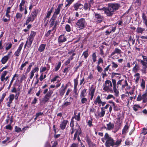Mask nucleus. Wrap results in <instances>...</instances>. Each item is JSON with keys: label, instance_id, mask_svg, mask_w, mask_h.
Listing matches in <instances>:
<instances>
[{"label": "nucleus", "instance_id": "nucleus-58", "mask_svg": "<svg viewBox=\"0 0 147 147\" xmlns=\"http://www.w3.org/2000/svg\"><path fill=\"white\" fill-rule=\"evenodd\" d=\"M112 66L113 68H116L118 67V65L114 62H113L112 63Z\"/></svg>", "mask_w": 147, "mask_h": 147}, {"label": "nucleus", "instance_id": "nucleus-2", "mask_svg": "<svg viewBox=\"0 0 147 147\" xmlns=\"http://www.w3.org/2000/svg\"><path fill=\"white\" fill-rule=\"evenodd\" d=\"M101 140L103 142H105V140H106L105 145L107 147H110V146H114L115 142H114L113 139L107 133L105 134L104 138H102Z\"/></svg>", "mask_w": 147, "mask_h": 147}, {"label": "nucleus", "instance_id": "nucleus-46", "mask_svg": "<svg viewBox=\"0 0 147 147\" xmlns=\"http://www.w3.org/2000/svg\"><path fill=\"white\" fill-rule=\"evenodd\" d=\"M129 127V126L127 124H126L123 129V133L126 132L128 129Z\"/></svg>", "mask_w": 147, "mask_h": 147}, {"label": "nucleus", "instance_id": "nucleus-25", "mask_svg": "<svg viewBox=\"0 0 147 147\" xmlns=\"http://www.w3.org/2000/svg\"><path fill=\"white\" fill-rule=\"evenodd\" d=\"M74 116L72 118V119H73L74 118L77 121H79L80 120V112L78 113H74Z\"/></svg>", "mask_w": 147, "mask_h": 147}, {"label": "nucleus", "instance_id": "nucleus-43", "mask_svg": "<svg viewBox=\"0 0 147 147\" xmlns=\"http://www.w3.org/2000/svg\"><path fill=\"white\" fill-rule=\"evenodd\" d=\"M140 86L143 89H144L145 87V82L144 80L142 79L140 84Z\"/></svg>", "mask_w": 147, "mask_h": 147}, {"label": "nucleus", "instance_id": "nucleus-63", "mask_svg": "<svg viewBox=\"0 0 147 147\" xmlns=\"http://www.w3.org/2000/svg\"><path fill=\"white\" fill-rule=\"evenodd\" d=\"M121 142V140H117L116 142L115 143L114 146H118L120 144Z\"/></svg>", "mask_w": 147, "mask_h": 147}, {"label": "nucleus", "instance_id": "nucleus-10", "mask_svg": "<svg viewBox=\"0 0 147 147\" xmlns=\"http://www.w3.org/2000/svg\"><path fill=\"white\" fill-rule=\"evenodd\" d=\"M7 119L6 120V122L7 124H8L9 122V120H10V124L6 125L5 126V128L7 129L11 130L12 129V127L11 126V124L13 122L12 116L10 117L9 115L7 116Z\"/></svg>", "mask_w": 147, "mask_h": 147}, {"label": "nucleus", "instance_id": "nucleus-52", "mask_svg": "<svg viewBox=\"0 0 147 147\" xmlns=\"http://www.w3.org/2000/svg\"><path fill=\"white\" fill-rule=\"evenodd\" d=\"M28 61H26L24 63H22L21 67H20V69L21 70H23V68L28 63Z\"/></svg>", "mask_w": 147, "mask_h": 147}, {"label": "nucleus", "instance_id": "nucleus-8", "mask_svg": "<svg viewBox=\"0 0 147 147\" xmlns=\"http://www.w3.org/2000/svg\"><path fill=\"white\" fill-rule=\"evenodd\" d=\"M94 20L95 22H101L103 19V16L100 15L94 12Z\"/></svg>", "mask_w": 147, "mask_h": 147}, {"label": "nucleus", "instance_id": "nucleus-30", "mask_svg": "<svg viewBox=\"0 0 147 147\" xmlns=\"http://www.w3.org/2000/svg\"><path fill=\"white\" fill-rule=\"evenodd\" d=\"M46 46L45 44H42L40 45L38 48V51L40 52L43 51L45 49Z\"/></svg>", "mask_w": 147, "mask_h": 147}, {"label": "nucleus", "instance_id": "nucleus-17", "mask_svg": "<svg viewBox=\"0 0 147 147\" xmlns=\"http://www.w3.org/2000/svg\"><path fill=\"white\" fill-rule=\"evenodd\" d=\"M107 127H105L104 128L107 130H110L113 128L114 124L110 122L107 124Z\"/></svg>", "mask_w": 147, "mask_h": 147}, {"label": "nucleus", "instance_id": "nucleus-54", "mask_svg": "<svg viewBox=\"0 0 147 147\" xmlns=\"http://www.w3.org/2000/svg\"><path fill=\"white\" fill-rule=\"evenodd\" d=\"M88 50H87L85 51H84L83 52L82 55L84 56V57L86 58L88 56Z\"/></svg>", "mask_w": 147, "mask_h": 147}, {"label": "nucleus", "instance_id": "nucleus-39", "mask_svg": "<svg viewBox=\"0 0 147 147\" xmlns=\"http://www.w3.org/2000/svg\"><path fill=\"white\" fill-rule=\"evenodd\" d=\"M101 111L98 115L100 117H103L105 114V111L104 110V108L103 107L101 108Z\"/></svg>", "mask_w": 147, "mask_h": 147}, {"label": "nucleus", "instance_id": "nucleus-11", "mask_svg": "<svg viewBox=\"0 0 147 147\" xmlns=\"http://www.w3.org/2000/svg\"><path fill=\"white\" fill-rule=\"evenodd\" d=\"M63 5V4L62 3L59 5L57 8L55 9V11L54 12L52 16L53 18H57V15L59 13L61 8Z\"/></svg>", "mask_w": 147, "mask_h": 147}, {"label": "nucleus", "instance_id": "nucleus-24", "mask_svg": "<svg viewBox=\"0 0 147 147\" xmlns=\"http://www.w3.org/2000/svg\"><path fill=\"white\" fill-rule=\"evenodd\" d=\"M9 59L8 56H4L2 58L1 60V63L3 64H5L8 61Z\"/></svg>", "mask_w": 147, "mask_h": 147}, {"label": "nucleus", "instance_id": "nucleus-6", "mask_svg": "<svg viewBox=\"0 0 147 147\" xmlns=\"http://www.w3.org/2000/svg\"><path fill=\"white\" fill-rule=\"evenodd\" d=\"M75 130H76L74 137V140H75L76 138L78 137V140H79V138L78 135H80L81 132V129L79 125L77 124L75 127Z\"/></svg>", "mask_w": 147, "mask_h": 147}, {"label": "nucleus", "instance_id": "nucleus-28", "mask_svg": "<svg viewBox=\"0 0 147 147\" xmlns=\"http://www.w3.org/2000/svg\"><path fill=\"white\" fill-rule=\"evenodd\" d=\"M49 99V98L45 96L41 101V103L43 104H45L46 102L48 101Z\"/></svg>", "mask_w": 147, "mask_h": 147}, {"label": "nucleus", "instance_id": "nucleus-13", "mask_svg": "<svg viewBox=\"0 0 147 147\" xmlns=\"http://www.w3.org/2000/svg\"><path fill=\"white\" fill-rule=\"evenodd\" d=\"M95 90V87L94 86L92 85L90 90V92H89V94H90L91 96V97L90 98L91 100L92 99L93 97Z\"/></svg>", "mask_w": 147, "mask_h": 147}, {"label": "nucleus", "instance_id": "nucleus-22", "mask_svg": "<svg viewBox=\"0 0 147 147\" xmlns=\"http://www.w3.org/2000/svg\"><path fill=\"white\" fill-rule=\"evenodd\" d=\"M66 38L64 35H61L58 38V42H63L66 41Z\"/></svg>", "mask_w": 147, "mask_h": 147}, {"label": "nucleus", "instance_id": "nucleus-57", "mask_svg": "<svg viewBox=\"0 0 147 147\" xmlns=\"http://www.w3.org/2000/svg\"><path fill=\"white\" fill-rule=\"evenodd\" d=\"M65 28L67 32H69L71 31V28L69 25L67 24Z\"/></svg>", "mask_w": 147, "mask_h": 147}, {"label": "nucleus", "instance_id": "nucleus-51", "mask_svg": "<svg viewBox=\"0 0 147 147\" xmlns=\"http://www.w3.org/2000/svg\"><path fill=\"white\" fill-rule=\"evenodd\" d=\"M34 62H32L30 63V64L29 65L28 67L27 68V71L28 72H29L30 71V69H31L32 66L34 64Z\"/></svg>", "mask_w": 147, "mask_h": 147}, {"label": "nucleus", "instance_id": "nucleus-31", "mask_svg": "<svg viewBox=\"0 0 147 147\" xmlns=\"http://www.w3.org/2000/svg\"><path fill=\"white\" fill-rule=\"evenodd\" d=\"M145 30V29L144 28H142L140 27H138L137 28L136 31L138 33L142 34Z\"/></svg>", "mask_w": 147, "mask_h": 147}, {"label": "nucleus", "instance_id": "nucleus-1", "mask_svg": "<svg viewBox=\"0 0 147 147\" xmlns=\"http://www.w3.org/2000/svg\"><path fill=\"white\" fill-rule=\"evenodd\" d=\"M120 5L117 3H110L108 4L107 8H105L104 13L107 16H112L114 13L118 10Z\"/></svg>", "mask_w": 147, "mask_h": 147}, {"label": "nucleus", "instance_id": "nucleus-33", "mask_svg": "<svg viewBox=\"0 0 147 147\" xmlns=\"http://www.w3.org/2000/svg\"><path fill=\"white\" fill-rule=\"evenodd\" d=\"M113 91L115 93V95L116 96H117L119 93V89H117V88L116 85L113 86Z\"/></svg>", "mask_w": 147, "mask_h": 147}, {"label": "nucleus", "instance_id": "nucleus-23", "mask_svg": "<svg viewBox=\"0 0 147 147\" xmlns=\"http://www.w3.org/2000/svg\"><path fill=\"white\" fill-rule=\"evenodd\" d=\"M140 67L138 64H136L132 69V71L133 72L136 73L140 69Z\"/></svg>", "mask_w": 147, "mask_h": 147}, {"label": "nucleus", "instance_id": "nucleus-3", "mask_svg": "<svg viewBox=\"0 0 147 147\" xmlns=\"http://www.w3.org/2000/svg\"><path fill=\"white\" fill-rule=\"evenodd\" d=\"M86 25L85 19L82 18L78 20L76 23V26L79 30H82L84 28Z\"/></svg>", "mask_w": 147, "mask_h": 147}, {"label": "nucleus", "instance_id": "nucleus-56", "mask_svg": "<svg viewBox=\"0 0 147 147\" xmlns=\"http://www.w3.org/2000/svg\"><path fill=\"white\" fill-rule=\"evenodd\" d=\"M140 107L139 105H135L133 107V108L134 110L135 111H136L138 110V109Z\"/></svg>", "mask_w": 147, "mask_h": 147}, {"label": "nucleus", "instance_id": "nucleus-21", "mask_svg": "<svg viewBox=\"0 0 147 147\" xmlns=\"http://www.w3.org/2000/svg\"><path fill=\"white\" fill-rule=\"evenodd\" d=\"M8 71H3L1 76L0 79L2 82H3L5 80L4 77L8 73Z\"/></svg>", "mask_w": 147, "mask_h": 147}, {"label": "nucleus", "instance_id": "nucleus-36", "mask_svg": "<svg viewBox=\"0 0 147 147\" xmlns=\"http://www.w3.org/2000/svg\"><path fill=\"white\" fill-rule=\"evenodd\" d=\"M5 44L6 45L5 50L7 51L11 49L12 47V44L10 42L5 43Z\"/></svg>", "mask_w": 147, "mask_h": 147}, {"label": "nucleus", "instance_id": "nucleus-34", "mask_svg": "<svg viewBox=\"0 0 147 147\" xmlns=\"http://www.w3.org/2000/svg\"><path fill=\"white\" fill-rule=\"evenodd\" d=\"M71 104V103L69 102H64L62 105H61V107L63 108H65L67 106L70 105Z\"/></svg>", "mask_w": 147, "mask_h": 147}, {"label": "nucleus", "instance_id": "nucleus-37", "mask_svg": "<svg viewBox=\"0 0 147 147\" xmlns=\"http://www.w3.org/2000/svg\"><path fill=\"white\" fill-rule=\"evenodd\" d=\"M86 89H84L83 90L80 94V97H84L85 96H86Z\"/></svg>", "mask_w": 147, "mask_h": 147}, {"label": "nucleus", "instance_id": "nucleus-4", "mask_svg": "<svg viewBox=\"0 0 147 147\" xmlns=\"http://www.w3.org/2000/svg\"><path fill=\"white\" fill-rule=\"evenodd\" d=\"M112 85L111 81L107 80L103 84V90L105 91H112Z\"/></svg>", "mask_w": 147, "mask_h": 147}, {"label": "nucleus", "instance_id": "nucleus-47", "mask_svg": "<svg viewBox=\"0 0 147 147\" xmlns=\"http://www.w3.org/2000/svg\"><path fill=\"white\" fill-rule=\"evenodd\" d=\"M73 59V56H71L69 58L67 61H66L65 62V65H67L69 64L70 63V61L71 60H72Z\"/></svg>", "mask_w": 147, "mask_h": 147}, {"label": "nucleus", "instance_id": "nucleus-19", "mask_svg": "<svg viewBox=\"0 0 147 147\" xmlns=\"http://www.w3.org/2000/svg\"><path fill=\"white\" fill-rule=\"evenodd\" d=\"M68 122L67 120H63L60 125V128L61 129H64L65 128L66 125Z\"/></svg>", "mask_w": 147, "mask_h": 147}, {"label": "nucleus", "instance_id": "nucleus-14", "mask_svg": "<svg viewBox=\"0 0 147 147\" xmlns=\"http://www.w3.org/2000/svg\"><path fill=\"white\" fill-rule=\"evenodd\" d=\"M74 9L77 11L78 9H81L83 7V5L81 3H77L74 5Z\"/></svg>", "mask_w": 147, "mask_h": 147}, {"label": "nucleus", "instance_id": "nucleus-60", "mask_svg": "<svg viewBox=\"0 0 147 147\" xmlns=\"http://www.w3.org/2000/svg\"><path fill=\"white\" fill-rule=\"evenodd\" d=\"M96 55L95 53H93L92 55V58L94 62L96 61Z\"/></svg>", "mask_w": 147, "mask_h": 147}, {"label": "nucleus", "instance_id": "nucleus-55", "mask_svg": "<svg viewBox=\"0 0 147 147\" xmlns=\"http://www.w3.org/2000/svg\"><path fill=\"white\" fill-rule=\"evenodd\" d=\"M61 62H59L57 65L55 67V71H57L59 69L61 65Z\"/></svg>", "mask_w": 147, "mask_h": 147}, {"label": "nucleus", "instance_id": "nucleus-20", "mask_svg": "<svg viewBox=\"0 0 147 147\" xmlns=\"http://www.w3.org/2000/svg\"><path fill=\"white\" fill-rule=\"evenodd\" d=\"M101 102L102 101L100 99V96H98L94 101V103L96 105H99V106H100Z\"/></svg>", "mask_w": 147, "mask_h": 147}, {"label": "nucleus", "instance_id": "nucleus-45", "mask_svg": "<svg viewBox=\"0 0 147 147\" xmlns=\"http://www.w3.org/2000/svg\"><path fill=\"white\" fill-rule=\"evenodd\" d=\"M22 16V14L18 13L16 14V17L17 19H21Z\"/></svg>", "mask_w": 147, "mask_h": 147}, {"label": "nucleus", "instance_id": "nucleus-48", "mask_svg": "<svg viewBox=\"0 0 147 147\" xmlns=\"http://www.w3.org/2000/svg\"><path fill=\"white\" fill-rule=\"evenodd\" d=\"M33 17L34 19L37 16V13L36 10H34L31 13V15H30Z\"/></svg>", "mask_w": 147, "mask_h": 147}, {"label": "nucleus", "instance_id": "nucleus-41", "mask_svg": "<svg viewBox=\"0 0 147 147\" xmlns=\"http://www.w3.org/2000/svg\"><path fill=\"white\" fill-rule=\"evenodd\" d=\"M81 98V102L82 104L86 103L88 101L87 99L84 97H80Z\"/></svg>", "mask_w": 147, "mask_h": 147}, {"label": "nucleus", "instance_id": "nucleus-62", "mask_svg": "<svg viewBox=\"0 0 147 147\" xmlns=\"http://www.w3.org/2000/svg\"><path fill=\"white\" fill-rule=\"evenodd\" d=\"M14 95L13 94H11L9 96V101L12 102V101L14 99Z\"/></svg>", "mask_w": 147, "mask_h": 147}, {"label": "nucleus", "instance_id": "nucleus-18", "mask_svg": "<svg viewBox=\"0 0 147 147\" xmlns=\"http://www.w3.org/2000/svg\"><path fill=\"white\" fill-rule=\"evenodd\" d=\"M122 82V86L121 87V89L122 90H123L126 86H128V84L126 80H121Z\"/></svg>", "mask_w": 147, "mask_h": 147}, {"label": "nucleus", "instance_id": "nucleus-50", "mask_svg": "<svg viewBox=\"0 0 147 147\" xmlns=\"http://www.w3.org/2000/svg\"><path fill=\"white\" fill-rule=\"evenodd\" d=\"M46 74L43 75V74L42 73L39 79L41 81H42L43 80L46 78Z\"/></svg>", "mask_w": 147, "mask_h": 147}, {"label": "nucleus", "instance_id": "nucleus-53", "mask_svg": "<svg viewBox=\"0 0 147 147\" xmlns=\"http://www.w3.org/2000/svg\"><path fill=\"white\" fill-rule=\"evenodd\" d=\"M15 129L16 132L18 133L22 131L21 128L18 127L17 126H16Z\"/></svg>", "mask_w": 147, "mask_h": 147}, {"label": "nucleus", "instance_id": "nucleus-40", "mask_svg": "<svg viewBox=\"0 0 147 147\" xmlns=\"http://www.w3.org/2000/svg\"><path fill=\"white\" fill-rule=\"evenodd\" d=\"M53 93V91L52 90H49L45 96L50 98Z\"/></svg>", "mask_w": 147, "mask_h": 147}, {"label": "nucleus", "instance_id": "nucleus-7", "mask_svg": "<svg viewBox=\"0 0 147 147\" xmlns=\"http://www.w3.org/2000/svg\"><path fill=\"white\" fill-rule=\"evenodd\" d=\"M124 117V114L123 112L119 113L117 115V118L116 122L119 125H121L123 119Z\"/></svg>", "mask_w": 147, "mask_h": 147}, {"label": "nucleus", "instance_id": "nucleus-12", "mask_svg": "<svg viewBox=\"0 0 147 147\" xmlns=\"http://www.w3.org/2000/svg\"><path fill=\"white\" fill-rule=\"evenodd\" d=\"M24 45V43L22 42L21 43L17 50L15 51L14 53V55L15 56L18 57L19 56L21 51Z\"/></svg>", "mask_w": 147, "mask_h": 147}, {"label": "nucleus", "instance_id": "nucleus-38", "mask_svg": "<svg viewBox=\"0 0 147 147\" xmlns=\"http://www.w3.org/2000/svg\"><path fill=\"white\" fill-rule=\"evenodd\" d=\"M34 19L33 17L30 16L28 17L26 21V25L28 24L30 22L33 21L34 20Z\"/></svg>", "mask_w": 147, "mask_h": 147}, {"label": "nucleus", "instance_id": "nucleus-29", "mask_svg": "<svg viewBox=\"0 0 147 147\" xmlns=\"http://www.w3.org/2000/svg\"><path fill=\"white\" fill-rule=\"evenodd\" d=\"M91 6V3L88 4L87 3H85L84 6V8L85 10H90Z\"/></svg>", "mask_w": 147, "mask_h": 147}, {"label": "nucleus", "instance_id": "nucleus-64", "mask_svg": "<svg viewBox=\"0 0 147 147\" xmlns=\"http://www.w3.org/2000/svg\"><path fill=\"white\" fill-rule=\"evenodd\" d=\"M122 80H120L119 81H118L117 83V89L119 88V85H122Z\"/></svg>", "mask_w": 147, "mask_h": 147}, {"label": "nucleus", "instance_id": "nucleus-49", "mask_svg": "<svg viewBox=\"0 0 147 147\" xmlns=\"http://www.w3.org/2000/svg\"><path fill=\"white\" fill-rule=\"evenodd\" d=\"M26 78V76L22 74L20 76V82H21L23 80H25Z\"/></svg>", "mask_w": 147, "mask_h": 147}, {"label": "nucleus", "instance_id": "nucleus-9", "mask_svg": "<svg viewBox=\"0 0 147 147\" xmlns=\"http://www.w3.org/2000/svg\"><path fill=\"white\" fill-rule=\"evenodd\" d=\"M53 9V7H52L49 11H48L46 17L44 18V22L45 24L44 26H47L49 20L47 19L50 17L51 13L52 12Z\"/></svg>", "mask_w": 147, "mask_h": 147}, {"label": "nucleus", "instance_id": "nucleus-15", "mask_svg": "<svg viewBox=\"0 0 147 147\" xmlns=\"http://www.w3.org/2000/svg\"><path fill=\"white\" fill-rule=\"evenodd\" d=\"M134 80L135 81V82L136 84L138 83L139 80L140 78V74L139 73H136L134 75Z\"/></svg>", "mask_w": 147, "mask_h": 147}, {"label": "nucleus", "instance_id": "nucleus-35", "mask_svg": "<svg viewBox=\"0 0 147 147\" xmlns=\"http://www.w3.org/2000/svg\"><path fill=\"white\" fill-rule=\"evenodd\" d=\"M36 34V32L33 31H31V33L28 37L34 40V37L35 36Z\"/></svg>", "mask_w": 147, "mask_h": 147}, {"label": "nucleus", "instance_id": "nucleus-44", "mask_svg": "<svg viewBox=\"0 0 147 147\" xmlns=\"http://www.w3.org/2000/svg\"><path fill=\"white\" fill-rule=\"evenodd\" d=\"M56 24H55L54 25V26L53 27V28L51 30H49L47 32V33L46 34V36H48L50 34V33L51 31H53L54 30H55L56 29Z\"/></svg>", "mask_w": 147, "mask_h": 147}, {"label": "nucleus", "instance_id": "nucleus-59", "mask_svg": "<svg viewBox=\"0 0 147 147\" xmlns=\"http://www.w3.org/2000/svg\"><path fill=\"white\" fill-rule=\"evenodd\" d=\"M65 92V89H62L61 90L59 91V93L60 95L61 96H63Z\"/></svg>", "mask_w": 147, "mask_h": 147}, {"label": "nucleus", "instance_id": "nucleus-16", "mask_svg": "<svg viewBox=\"0 0 147 147\" xmlns=\"http://www.w3.org/2000/svg\"><path fill=\"white\" fill-rule=\"evenodd\" d=\"M39 70V68L38 67L34 68L31 71L30 73V78L32 79L34 75V73L36 71H38Z\"/></svg>", "mask_w": 147, "mask_h": 147}, {"label": "nucleus", "instance_id": "nucleus-5", "mask_svg": "<svg viewBox=\"0 0 147 147\" xmlns=\"http://www.w3.org/2000/svg\"><path fill=\"white\" fill-rule=\"evenodd\" d=\"M142 57L143 59L140 61V62L143 65L141 71L143 73L145 74L147 68V57L143 55Z\"/></svg>", "mask_w": 147, "mask_h": 147}, {"label": "nucleus", "instance_id": "nucleus-27", "mask_svg": "<svg viewBox=\"0 0 147 147\" xmlns=\"http://www.w3.org/2000/svg\"><path fill=\"white\" fill-rule=\"evenodd\" d=\"M121 50L117 48H115L114 51L111 54V56L113 55L115 53L120 54L121 52Z\"/></svg>", "mask_w": 147, "mask_h": 147}, {"label": "nucleus", "instance_id": "nucleus-61", "mask_svg": "<svg viewBox=\"0 0 147 147\" xmlns=\"http://www.w3.org/2000/svg\"><path fill=\"white\" fill-rule=\"evenodd\" d=\"M92 119H91L87 122V124L90 127H91L93 125L92 124Z\"/></svg>", "mask_w": 147, "mask_h": 147}, {"label": "nucleus", "instance_id": "nucleus-26", "mask_svg": "<svg viewBox=\"0 0 147 147\" xmlns=\"http://www.w3.org/2000/svg\"><path fill=\"white\" fill-rule=\"evenodd\" d=\"M33 40L28 37L26 43V44H28V48L30 47Z\"/></svg>", "mask_w": 147, "mask_h": 147}, {"label": "nucleus", "instance_id": "nucleus-32", "mask_svg": "<svg viewBox=\"0 0 147 147\" xmlns=\"http://www.w3.org/2000/svg\"><path fill=\"white\" fill-rule=\"evenodd\" d=\"M142 99L143 100V102L145 103L147 100V93H145L141 96Z\"/></svg>", "mask_w": 147, "mask_h": 147}, {"label": "nucleus", "instance_id": "nucleus-42", "mask_svg": "<svg viewBox=\"0 0 147 147\" xmlns=\"http://www.w3.org/2000/svg\"><path fill=\"white\" fill-rule=\"evenodd\" d=\"M56 18H54L52 17L51 20L50 24V27H52L55 24V21Z\"/></svg>", "mask_w": 147, "mask_h": 147}]
</instances>
